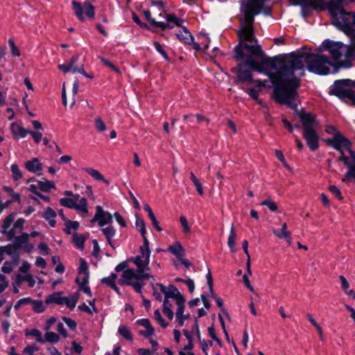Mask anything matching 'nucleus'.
<instances>
[{
    "mask_svg": "<svg viewBox=\"0 0 355 355\" xmlns=\"http://www.w3.org/2000/svg\"><path fill=\"white\" fill-rule=\"evenodd\" d=\"M334 148L337 150H342L341 148L345 147L349 150L352 145L351 142L339 132L334 137Z\"/></svg>",
    "mask_w": 355,
    "mask_h": 355,
    "instance_id": "obj_15",
    "label": "nucleus"
},
{
    "mask_svg": "<svg viewBox=\"0 0 355 355\" xmlns=\"http://www.w3.org/2000/svg\"><path fill=\"white\" fill-rule=\"evenodd\" d=\"M71 5L73 6L75 15L81 21H85L83 12H85L86 15L89 18H94V7L88 1H85L83 3L77 2L76 1H72Z\"/></svg>",
    "mask_w": 355,
    "mask_h": 355,
    "instance_id": "obj_7",
    "label": "nucleus"
},
{
    "mask_svg": "<svg viewBox=\"0 0 355 355\" xmlns=\"http://www.w3.org/2000/svg\"><path fill=\"white\" fill-rule=\"evenodd\" d=\"M305 66L309 71L318 75L335 73L339 69L324 55L305 52L291 55L282 61L279 74L272 76V80L279 84L275 89V99L279 104L297 109L296 89L300 85V78L304 75Z\"/></svg>",
    "mask_w": 355,
    "mask_h": 355,
    "instance_id": "obj_1",
    "label": "nucleus"
},
{
    "mask_svg": "<svg viewBox=\"0 0 355 355\" xmlns=\"http://www.w3.org/2000/svg\"><path fill=\"white\" fill-rule=\"evenodd\" d=\"M10 129L15 137L20 138H24L30 131L15 122L11 124Z\"/></svg>",
    "mask_w": 355,
    "mask_h": 355,
    "instance_id": "obj_19",
    "label": "nucleus"
},
{
    "mask_svg": "<svg viewBox=\"0 0 355 355\" xmlns=\"http://www.w3.org/2000/svg\"><path fill=\"white\" fill-rule=\"evenodd\" d=\"M143 13L146 17V19L153 26H156V24H157L158 21H156L154 18L152 17L151 13L149 10H144Z\"/></svg>",
    "mask_w": 355,
    "mask_h": 355,
    "instance_id": "obj_61",
    "label": "nucleus"
},
{
    "mask_svg": "<svg viewBox=\"0 0 355 355\" xmlns=\"http://www.w3.org/2000/svg\"><path fill=\"white\" fill-rule=\"evenodd\" d=\"M153 44L156 49V50L163 56V58L166 60V61H169V58L168 56L167 55L166 53L165 52V51L164 50L162 46L158 42H156L155 41L153 42Z\"/></svg>",
    "mask_w": 355,
    "mask_h": 355,
    "instance_id": "obj_53",
    "label": "nucleus"
},
{
    "mask_svg": "<svg viewBox=\"0 0 355 355\" xmlns=\"http://www.w3.org/2000/svg\"><path fill=\"white\" fill-rule=\"evenodd\" d=\"M154 333L155 329L153 327L146 329V330H140L139 331V335L144 336L146 338H150L154 334Z\"/></svg>",
    "mask_w": 355,
    "mask_h": 355,
    "instance_id": "obj_58",
    "label": "nucleus"
},
{
    "mask_svg": "<svg viewBox=\"0 0 355 355\" xmlns=\"http://www.w3.org/2000/svg\"><path fill=\"white\" fill-rule=\"evenodd\" d=\"M293 5L304 7H312L322 10H328L331 14L334 24L339 29L349 33L355 26V13L347 12L344 7L345 0H289Z\"/></svg>",
    "mask_w": 355,
    "mask_h": 355,
    "instance_id": "obj_2",
    "label": "nucleus"
},
{
    "mask_svg": "<svg viewBox=\"0 0 355 355\" xmlns=\"http://www.w3.org/2000/svg\"><path fill=\"white\" fill-rule=\"evenodd\" d=\"M8 286V282L5 277L0 275V293H2Z\"/></svg>",
    "mask_w": 355,
    "mask_h": 355,
    "instance_id": "obj_64",
    "label": "nucleus"
},
{
    "mask_svg": "<svg viewBox=\"0 0 355 355\" xmlns=\"http://www.w3.org/2000/svg\"><path fill=\"white\" fill-rule=\"evenodd\" d=\"M28 237L29 235L28 234L24 233L21 235L15 238L14 244L18 249L21 248L25 252H29L33 250V245L28 243Z\"/></svg>",
    "mask_w": 355,
    "mask_h": 355,
    "instance_id": "obj_11",
    "label": "nucleus"
},
{
    "mask_svg": "<svg viewBox=\"0 0 355 355\" xmlns=\"http://www.w3.org/2000/svg\"><path fill=\"white\" fill-rule=\"evenodd\" d=\"M78 309L87 312L89 314H93L94 313H97L98 310L96 306H93V308H90L86 304L83 303V304L78 306Z\"/></svg>",
    "mask_w": 355,
    "mask_h": 355,
    "instance_id": "obj_51",
    "label": "nucleus"
},
{
    "mask_svg": "<svg viewBox=\"0 0 355 355\" xmlns=\"http://www.w3.org/2000/svg\"><path fill=\"white\" fill-rule=\"evenodd\" d=\"M329 190L334 194L339 200L343 199V196L341 195V193L340 190L334 185H331L329 187Z\"/></svg>",
    "mask_w": 355,
    "mask_h": 355,
    "instance_id": "obj_63",
    "label": "nucleus"
},
{
    "mask_svg": "<svg viewBox=\"0 0 355 355\" xmlns=\"http://www.w3.org/2000/svg\"><path fill=\"white\" fill-rule=\"evenodd\" d=\"M25 220L24 218H19L14 224V227L12 230L16 233L19 232L22 230Z\"/></svg>",
    "mask_w": 355,
    "mask_h": 355,
    "instance_id": "obj_52",
    "label": "nucleus"
},
{
    "mask_svg": "<svg viewBox=\"0 0 355 355\" xmlns=\"http://www.w3.org/2000/svg\"><path fill=\"white\" fill-rule=\"evenodd\" d=\"M38 349L37 347L28 345L24 349L23 352L26 355H34L35 352Z\"/></svg>",
    "mask_w": 355,
    "mask_h": 355,
    "instance_id": "obj_62",
    "label": "nucleus"
},
{
    "mask_svg": "<svg viewBox=\"0 0 355 355\" xmlns=\"http://www.w3.org/2000/svg\"><path fill=\"white\" fill-rule=\"evenodd\" d=\"M64 300L63 304H65L70 309H73L75 308L78 300V293L71 294L68 297H64Z\"/></svg>",
    "mask_w": 355,
    "mask_h": 355,
    "instance_id": "obj_30",
    "label": "nucleus"
},
{
    "mask_svg": "<svg viewBox=\"0 0 355 355\" xmlns=\"http://www.w3.org/2000/svg\"><path fill=\"white\" fill-rule=\"evenodd\" d=\"M80 265L78 268V276L76 282H80L83 279V282H88L89 279V270L87 262L82 258L79 260Z\"/></svg>",
    "mask_w": 355,
    "mask_h": 355,
    "instance_id": "obj_13",
    "label": "nucleus"
},
{
    "mask_svg": "<svg viewBox=\"0 0 355 355\" xmlns=\"http://www.w3.org/2000/svg\"><path fill=\"white\" fill-rule=\"evenodd\" d=\"M44 342L48 341L49 343H58L60 340V336L51 331H47L44 335Z\"/></svg>",
    "mask_w": 355,
    "mask_h": 355,
    "instance_id": "obj_41",
    "label": "nucleus"
},
{
    "mask_svg": "<svg viewBox=\"0 0 355 355\" xmlns=\"http://www.w3.org/2000/svg\"><path fill=\"white\" fill-rule=\"evenodd\" d=\"M154 318L162 327L166 328L168 325V323L166 322L162 317L160 311L158 309L155 311Z\"/></svg>",
    "mask_w": 355,
    "mask_h": 355,
    "instance_id": "obj_46",
    "label": "nucleus"
},
{
    "mask_svg": "<svg viewBox=\"0 0 355 355\" xmlns=\"http://www.w3.org/2000/svg\"><path fill=\"white\" fill-rule=\"evenodd\" d=\"M158 17L159 19H166L167 22L172 23L176 26H180V23L182 22V20L178 18L175 15L168 14L165 11L164 12H159Z\"/></svg>",
    "mask_w": 355,
    "mask_h": 355,
    "instance_id": "obj_28",
    "label": "nucleus"
},
{
    "mask_svg": "<svg viewBox=\"0 0 355 355\" xmlns=\"http://www.w3.org/2000/svg\"><path fill=\"white\" fill-rule=\"evenodd\" d=\"M26 336H30L36 339L38 343H44V339L42 337V332L37 329H32L31 330H26L25 333Z\"/></svg>",
    "mask_w": 355,
    "mask_h": 355,
    "instance_id": "obj_36",
    "label": "nucleus"
},
{
    "mask_svg": "<svg viewBox=\"0 0 355 355\" xmlns=\"http://www.w3.org/2000/svg\"><path fill=\"white\" fill-rule=\"evenodd\" d=\"M261 205L266 206L271 211H276L277 210V205L270 199L262 201Z\"/></svg>",
    "mask_w": 355,
    "mask_h": 355,
    "instance_id": "obj_48",
    "label": "nucleus"
},
{
    "mask_svg": "<svg viewBox=\"0 0 355 355\" xmlns=\"http://www.w3.org/2000/svg\"><path fill=\"white\" fill-rule=\"evenodd\" d=\"M79 223L77 221L67 220L65 223L64 231L67 234H70L71 230H76L78 228Z\"/></svg>",
    "mask_w": 355,
    "mask_h": 355,
    "instance_id": "obj_45",
    "label": "nucleus"
},
{
    "mask_svg": "<svg viewBox=\"0 0 355 355\" xmlns=\"http://www.w3.org/2000/svg\"><path fill=\"white\" fill-rule=\"evenodd\" d=\"M117 275L115 273H112L109 277H104L101 279V282L107 286H110L114 291L119 294V288L115 284Z\"/></svg>",
    "mask_w": 355,
    "mask_h": 355,
    "instance_id": "obj_24",
    "label": "nucleus"
},
{
    "mask_svg": "<svg viewBox=\"0 0 355 355\" xmlns=\"http://www.w3.org/2000/svg\"><path fill=\"white\" fill-rule=\"evenodd\" d=\"M355 87V81L350 79L336 80L330 89L329 94L345 100L349 99L355 105V92L352 88Z\"/></svg>",
    "mask_w": 355,
    "mask_h": 355,
    "instance_id": "obj_6",
    "label": "nucleus"
},
{
    "mask_svg": "<svg viewBox=\"0 0 355 355\" xmlns=\"http://www.w3.org/2000/svg\"><path fill=\"white\" fill-rule=\"evenodd\" d=\"M236 233H235V231H234V225H232L231 226V229H230V236L228 237V240H227V244H228V246L230 249V250L232 252H236V248H235V239H236Z\"/></svg>",
    "mask_w": 355,
    "mask_h": 355,
    "instance_id": "obj_37",
    "label": "nucleus"
},
{
    "mask_svg": "<svg viewBox=\"0 0 355 355\" xmlns=\"http://www.w3.org/2000/svg\"><path fill=\"white\" fill-rule=\"evenodd\" d=\"M102 232L104 236L106 237L109 245L114 248V247L112 241L113 237L115 235V230L114 229V227L112 226L105 227L102 230Z\"/></svg>",
    "mask_w": 355,
    "mask_h": 355,
    "instance_id": "obj_34",
    "label": "nucleus"
},
{
    "mask_svg": "<svg viewBox=\"0 0 355 355\" xmlns=\"http://www.w3.org/2000/svg\"><path fill=\"white\" fill-rule=\"evenodd\" d=\"M96 209V211L92 222H98L99 226H103L112 223V216L110 213L104 211L101 206H97Z\"/></svg>",
    "mask_w": 355,
    "mask_h": 355,
    "instance_id": "obj_10",
    "label": "nucleus"
},
{
    "mask_svg": "<svg viewBox=\"0 0 355 355\" xmlns=\"http://www.w3.org/2000/svg\"><path fill=\"white\" fill-rule=\"evenodd\" d=\"M17 248L16 247V245L14 244V245H6V246H3V247H1L0 248V259L2 260L3 258V255L4 254H7L8 255H11V256H13V261L15 262V264H17L18 262H19V255L17 254Z\"/></svg>",
    "mask_w": 355,
    "mask_h": 355,
    "instance_id": "obj_12",
    "label": "nucleus"
},
{
    "mask_svg": "<svg viewBox=\"0 0 355 355\" xmlns=\"http://www.w3.org/2000/svg\"><path fill=\"white\" fill-rule=\"evenodd\" d=\"M88 234H78L75 233L72 236L73 243L79 249H83L85 241L87 239Z\"/></svg>",
    "mask_w": 355,
    "mask_h": 355,
    "instance_id": "obj_29",
    "label": "nucleus"
},
{
    "mask_svg": "<svg viewBox=\"0 0 355 355\" xmlns=\"http://www.w3.org/2000/svg\"><path fill=\"white\" fill-rule=\"evenodd\" d=\"M272 232L278 239H284L289 245L291 244V233L288 230L287 224L286 223H284L282 225L281 230L273 228L272 229Z\"/></svg>",
    "mask_w": 355,
    "mask_h": 355,
    "instance_id": "obj_14",
    "label": "nucleus"
},
{
    "mask_svg": "<svg viewBox=\"0 0 355 355\" xmlns=\"http://www.w3.org/2000/svg\"><path fill=\"white\" fill-rule=\"evenodd\" d=\"M184 304L180 303L177 304L178 309L175 312V321L178 323V327H182L184 325V321L189 318V315H184Z\"/></svg>",
    "mask_w": 355,
    "mask_h": 355,
    "instance_id": "obj_16",
    "label": "nucleus"
},
{
    "mask_svg": "<svg viewBox=\"0 0 355 355\" xmlns=\"http://www.w3.org/2000/svg\"><path fill=\"white\" fill-rule=\"evenodd\" d=\"M8 44L10 46L12 54L14 56H17V57L19 56L20 55L19 50L18 47L15 45L14 41L12 39H10L8 40Z\"/></svg>",
    "mask_w": 355,
    "mask_h": 355,
    "instance_id": "obj_56",
    "label": "nucleus"
},
{
    "mask_svg": "<svg viewBox=\"0 0 355 355\" xmlns=\"http://www.w3.org/2000/svg\"><path fill=\"white\" fill-rule=\"evenodd\" d=\"M298 116L303 125V137L309 148L314 151L318 148V136L315 132L318 123L313 114L309 112H300Z\"/></svg>",
    "mask_w": 355,
    "mask_h": 355,
    "instance_id": "obj_4",
    "label": "nucleus"
},
{
    "mask_svg": "<svg viewBox=\"0 0 355 355\" xmlns=\"http://www.w3.org/2000/svg\"><path fill=\"white\" fill-rule=\"evenodd\" d=\"M40 189L44 191H48L51 189H55V184L53 182L44 180L43 181H38Z\"/></svg>",
    "mask_w": 355,
    "mask_h": 355,
    "instance_id": "obj_39",
    "label": "nucleus"
},
{
    "mask_svg": "<svg viewBox=\"0 0 355 355\" xmlns=\"http://www.w3.org/2000/svg\"><path fill=\"white\" fill-rule=\"evenodd\" d=\"M83 170L88 175H89L91 177H92L94 180H98V181H103L105 183H106L107 184H109V183H110L109 181L105 180L103 177V175L98 171H97L93 168H90V167L85 168H83Z\"/></svg>",
    "mask_w": 355,
    "mask_h": 355,
    "instance_id": "obj_25",
    "label": "nucleus"
},
{
    "mask_svg": "<svg viewBox=\"0 0 355 355\" xmlns=\"http://www.w3.org/2000/svg\"><path fill=\"white\" fill-rule=\"evenodd\" d=\"M140 255L131 258L132 261L137 266V270L142 273H150V254L140 252Z\"/></svg>",
    "mask_w": 355,
    "mask_h": 355,
    "instance_id": "obj_9",
    "label": "nucleus"
},
{
    "mask_svg": "<svg viewBox=\"0 0 355 355\" xmlns=\"http://www.w3.org/2000/svg\"><path fill=\"white\" fill-rule=\"evenodd\" d=\"M339 279L341 282V287H342L343 290L344 291V292L345 293V294L347 295H352V293H354V291L352 289H349V284L348 282L347 281L346 278L344 276L340 275L339 277Z\"/></svg>",
    "mask_w": 355,
    "mask_h": 355,
    "instance_id": "obj_40",
    "label": "nucleus"
},
{
    "mask_svg": "<svg viewBox=\"0 0 355 355\" xmlns=\"http://www.w3.org/2000/svg\"><path fill=\"white\" fill-rule=\"evenodd\" d=\"M42 216L49 222V225L51 227L55 226L56 220H55V218L56 217V213L51 207H46L44 213L42 214Z\"/></svg>",
    "mask_w": 355,
    "mask_h": 355,
    "instance_id": "obj_20",
    "label": "nucleus"
},
{
    "mask_svg": "<svg viewBox=\"0 0 355 355\" xmlns=\"http://www.w3.org/2000/svg\"><path fill=\"white\" fill-rule=\"evenodd\" d=\"M14 219L15 215L11 214L3 220L2 224L3 232L8 236L10 239L14 238L15 235V232H13V230L10 229V225Z\"/></svg>",
    "mask_w": 355,
    "mask_h": 355,
    "instance_id": "obj_17",
    "label": "nucleus"
},
{
    "mask_svg": "<svg viewBox=\"0 0 355 355\" xmlns=\"http://www.w3.org/2000/svg\"><path fill=\"white\" fill-rule=\"evenodd\" d=\"M168 251L175 255L178 259L184 257V250L181 243L178 241L169 246L168 248Z\"/></svg>",
    "mask_w": 355,
    "mask_h": 355,
    "instance_id": "obj_22",
    "label": "nucleus"
},
{
    "mask_svg": "<svg viewBox=\"0 0 355 355\" xmlns=\"http://www.w3.org/2000/svg\"><path fill=\"white\" fill-rule=\"evenodd\" d=\"M78 211L83 214H87L88 208H87V202L85 198H80L79 196L78 200H76L75 201V207H73Z\"/></svg>",
    "mask_w": 355,
    "mask_h": 355,
    "instance_id": "obj_27",
    "label": "nucleus"
},
{
    "mask_svg": "<svg viewBox=\"0 0 355 355\" xmlns=\"http://www.w3.org/2000/svg\"><path fill=\"white\" fill-rule=\"evenodd\" d=\"M146 279L155 280L150 273H142L137 270L127 268L123 271L119 283L121 285L132 286L136 292L141 293V288L144 286L143 280Z\"/></svg>",
    "mask_w": 355,
    "mask_h": 355,
    "instance_id": "obj_5",
    "label": "nucleus"
},
{
    "mask_svg": "<svg viewBox=\"0 0 355 355\" xmlns=\"http://www.w3.org/2000/svg\"><path fill=\"white\" fill-rule=\"evenodd\" d=\"M26 168L34 173L40 174L42 171V165L37 158H33L25 163Z\"/></svg>",
    "mask_w": 355,
    "mask_h": 355,
    "instance_id": "obj_18",
    "label": "nucleus"
},
{
    "mask_svg": "<svg viewBox=\"0 0 355 355\" xmlns=\"http://www.w3.org/2000/svg\"><path fill=\"white\" fill-rule=\"evenodd\" d=\"M257 83V85L255 87L245 89V92L255 101H259V93L260 91V87L265 85V81L261 82L260 80L255 81Z\"/></svg>",
    "mask_w": 355,
    "mask_h": 355,
    "instance_id": "obj_26",
    "label": "nucleus"
},
{
    "mask_svg": "<svg viewBox=\"0 0 355 355\" xmlns=\"http://www.w3.org/2000/svg\"><path fill=\"white\" fill-rule=\"evenodd\" d=\"M173 304L170 302L169 299H164L163 302V313L170 320L173 318Z\"/></svg>",
    "mask_w": 355,
    "mask_h": 355,
    "instance_id": "obj_31",
    "label": "nucleus"
},
{
    "mask_svg": "<svg viewBox=\"0 0 355 355\" xmlns=\"http://www.w3.org/2000/svg\"><path fill=\"white\" fill-rule=\"evenodd\" d=\"M157 286L159 287L160 291L164 295V299H173L176 305L185 303V299L175 286L169 285L166 287L162 284H157Z\"/></svg>",
    "mask_w": 355,
    "mask_h": 355,
    "instance_id": "obj_8",
    "label": "nucleus"
},
{
    "mask_svg": "<svg viewBox=\"0 0 355 355\" xmlns=\"http://www.w3.org/2000/svg\"><path fill=\"white\" fill-rule=\"evenodd\" d=\"M324 49L328 50L331 54L334 64L336 66L349 68L352 66L354 57L349 56L352 51V43L349 47L341 42H335L330 40H325L322 43Z\"/></svg>",
    "mask_w": 355,
    "mask_h": 355,
    "instance_id": "obj_3",
    "label": "nucleus"
},
{
    "mask_svg": "<svg viewBox=\"0 0 355 355\" xmlns=\"http://www.w3.org/2000/svg\"><path fill=\"white\" fill-rule=\"evenodd\" d=\"M135 225L138 231L141 233V236H144L146 234V225L144 220L141 218L137 217Z\"/></svg>",
    "mask_w": 355,
    "mask_h": 355,
    "instance_id": "obj_43",
    "label": "nucleus"
},
{
    "mask_svg": "<svg viewBox=\"0 0 355 355\" xmlns=\"http://www.w3.org/2000/svg\"><path fill=\"white\" fill-rule=\"evenodd\" d=\"M208 334H209V336L213 339L214 340L216 343L220 346L221 347L222 346V343L221 341L217 338L216 336V331H215V329L213 326H211L208 328Z\"/></svg>",
    "mask_w": 355,
    "mask_h": 355,
    "instance_id": "obj_54",
    "label": "nucleus"
},
{
    "mask_svg": "<svg viewBox=\"0 0 355 355\" xmlns=\"http://www.w3.org/2000/svg\"><path fill=\"white\" fill-rule=\"evenodd\" d=\"M94 125H95V128L96 129L98 130V131H100V132H103L106 130V126H105V123L103 121V120L101 119V118L100 117H96L95 119H94Z\"/></svg>",
    "mask_w": 355,
    "mask_h": 355,
    "instance_id": "obj_49",
    "label": "nucleus"
},
{
    "mask_svg": "<svg viewBox=\"0 0 355 355\" xmlns=\"http://www.w3.org/2000/svg\"><path fill=\"white\" fill-rule=\"evenodd\" d=\"M76 283L79 285V290L83 291L89 296H92V291L89 286H87L88 282H83V279L80 282H76Z\"/></svg>",
    "mask_w": 355,
    "mask_h": 355,
    "instance_id": "obj_50",
    "label": "nucleus"
},
{
    "mask_svg": "<svg viewBox=\"0 0 355 355\" xmlns=\"http://www.w3.org/2000/svg\"><path fill=\"white\" fill-rule=\"evenodd\" d=\"M118 333L128 340H132V334L129 329L125 325H121L118 328Z\"/></svg>",
    "mask_w": 355,
    "mask_h": 355,
    "instance_id": "obj_38",
    "label": "nucleus"
},
{
    "mask_svg": "<svg viewBox=\"0 0 355 355\" xmlns=\"http://www.w3.org/2000/svg\"><path fill=\"white\" fill-rule=\"evenodd\" d=\"M3 189L13 198V200H19V194L15 193L12 188L9 187H4Z\"/></svg>",
    "mask_w": 355,
    "mask_h": 355,
    "instance_id": "obj_59",
    "label": "nucleus"
},
{
    "mask_svg": "<svg viewBox=\"0 0 355 355\" xmlns=\"http://www.w3.org/2000/svg\"><path fill=\"white\" fill-rule=\"evenodd\" d=\"M144 239V244L140 247V252L150 254V250L149 248V241L147 239L146 235L142 236Z\"/></svg>",
    "mask_w": 355,
    "mask_h": 355,
    "instance_id": "obj_55",
    "label": "nucleus"
},
{
    "mask_svg": "<svg viewBox=\"0 0 355 355\" xmlns=\"http://www.w3.org/2000/svg\"><path fill=\"white\" fill-rule=\"evenodd\" d=\"M33 138L35 143H40L42 139V134L40 132L29 131V133Z\"/></svg>",
    "mask_w": 355,
    "mask_h": 355,
    "instance_id": "obj_60",
    "label": "nucleus"
},
{
    "mask_svg": "<svg viewBox=\"0 0 355 355\" xmlns=\"http://www.w3.org/2000/svg\"><path fill=\"white\" fill-rule=\"evenodd\" d=\"M175 36L180 40L183 41L187 44H191V42L193 40V37H192L191 34L184 27L182 28V32L176 33Z\"/></svg>",
    "mask_w": 355,
    "mask_h": 355,
    "instance_id": "obj_32",
    "label": "nucleus"
},
{
    "mask_svg": "<svg viewBox=\"0 0 355 355\" xmlns=\"http://www.w3.org/2000/svg\"><path fill=\"white\" fill-rule=\"evenodd\" d=\"M180 222L182 225L183 232L187 234H189L191 232V227L186 216L181 215L180 217Z\"/></svg>",
    "mask_w": 355,
    "mask_h": 355,
    "instance_id": "obj_44",
    "label": "nucleus"
},
{
    "mask_svg": "<svg viewBox=\"0 0 355 355\" xmlns=\"http://www.w3.org/2000/svg\"><path fill=\"white\" fill-rule=\"evenodd\" d=\"M10 170L15 180H18L22 178V173L17 164H12L10 167Z\"/></svg>",
    "mask_w": 355,
    "mask_h": 355,
    "instance_id": "obj_47",
    "label": "nucleus"
},
{
    "mask_svg": "<svg viewBox=\"0 0 355 355\" xmlns=\"http://www.w3.org/2000/svg\"><path fill=\"white\" fill-rule=\"evenodd\" d=\"M64 297L62 296L61 292L53 293V294L47 296L45 299V302L48 304L56 303L60 305H63Z\"/></svg>",
    "mask_w": 355,
    "mask_h": 355,
    "instance_id": "obj_23",
    "label": "nucleus"
},
{
    "mask_svg": "<svg viewBox=\"0 0 355 355\" xmlns=\"http://www.w3.org/2000/svg\"><path fill=\"white\" fill-rule=\"evenodd\" d=\"M100 60L107 67H110L112 70H113L115 73H119L120 71L117 69L114 64H112L109 60L105 59L103 57H98Z\"/></svg>",
    "mask_w": 355,
    "mask_h": 355,
    "instance_id": "obj_57",
    "label": "nucleus"
},
{
    "mask_svg": "<svg viewBox=\"0 0 355 355\" xmlns=\"http://www.w3.org/2000/svg\"><path fill=\"white\" fill-rule=\"evenodd\" d=\"M32 309L36 313H42L45 311V306L41 300H34L32 302Z\"/></svg>",
    "mask_w": 355,
    "mask_h": 355,
    "instance_id": "obj_42",
    "label": "nucleus"
},
{
    "mask_svg": "<svg viewBox=\"0 0 355 355\" xmlns=\"http://www.w3.org/2000/svg\"><path fill=\"white\" fill-rule=\"evenodd\" d=\"M79 59L78 55H76L71 58L70 62L68 63L70 67L71 71L73 73H79L81 74H85V69L83 64H80L78 66L76 64L78 60Z\"/></svg>",
    "mask_w": 355,
    "mask_h": 355,
    "instance_id": "obj_21",
    "label": "nucleus"
},
{
    "mask_svg": "<svg viewBox=\"0 0 355 355\" xmlns=\"http://www.w3.org/2000/svg\"><path fill=\"white\" fill-rule=\"evenodd\" d=\"M78 198H79V195L76 194L73 196V198H61L60 200V203L61 205H62L64 207H66L68 208H73L75 207V201H76V200H78Z\"/></svg>",
    "mask_w": 355,
    "mask_h": 355,
    "instance_id": "obj_35",
    "label": "nucleus"
},
{
    "mask_svg": "<svg viewBox=\"0 0 355 355\" xmlns=\"http://www.w3.org/2000/svg\"><path fill=\"white\" fill-rule=\"evenodd\" d=\"M144 209L148 212V216L150 218L152 221L153 225L155 227V228L159 231L161 232L162 230V227L159 225V223L156 219V217L153 212L151 208L148 204H145L144 206Z\"/></svg>",
    "mask_w": 355,
    "mask_h": 355,
    "instance_id": "obj_33",
    "label": "nucleus"
}]
</instances>
